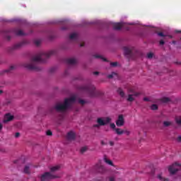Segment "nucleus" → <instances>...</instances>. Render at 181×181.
<instances>
[{
	"label": "nucleus",
	"mask_w": 181,
	"mask_h": 181,
	"mask_svg": "<svg viewBox=\"0 0 181 181\" xmlns=\"http://www.w3.org/2000/svg\"><path fill=\"white\" fill-rule=\"evenodd\" d=\"M113 26H114V29L115 30H119L120 29L122 28V26H124V23H114Z\"/></svg>",
	"instance_id": "ddd939ff"
},
{
	"label": "nucleus",
	"mask_w": 181,
	"mask_h": 181,
	"mask_svg": "<svg viewBox=\"0 0 181 181\" xmlns=\"http://www.w3.org/2000/svg\"><path fill=\"white\" fill-rule=\"evenodd\" d=\"M102 145H104V142L103 141H102Z\"/></svg>",
	"instance_id": "09e8293b"
},
{
	"label": "nucleus",
	"mask_w": 181,
	"mask_h": 181,
	"mask_svg": "<svg viewBox=\"0 0 181 181\" xmlns=\"http://www.w3.org/2000/svg\"><path fill=\"white\" fill-rule=\"evenodd\" d=\"M124 134H126V135H131V132L128 131V130H124Z\"/></svg>",
	"instance_id": "f704fd0d"
},
{
	"label": "nucleus",
	"mask_w": 181,
	"mask_h": 181,
	"mask_svg": "<svg viewBox=\"0 0 181 181\" xmlns=\"http://www.w3.org/2000/svg\"><path fill=\"white\" fill-rule=\"evenodd\" d=\"M95 57H96V59H102L104 62H107V59L101 55H95Z\"/></svg>",
	"instance_id": "bb28decb"
},
{
	"label": "nucleus",
	"mask_w": 181,
	"mask_h": 181,
	"mask_svg": "<svg viewBox=\"0 0 181 181\" xmlns=\"http://www.w3.org/2000/svg\"><path fill=\"white\" fill-rule=\"evenodd\" d=\"M35 44L36 45V46H39V45H40V40H35Z\"/></svg>",
	"instance_id": "c9c22d12"
},
{
	"label": "nucleus",
	"mask_w": 181,
	"mask_h": 181,
	"mask_svg": "<svg viewBox=\"0 0 181 181\" xmlns=\"http://www.w3.org/2000/svg\"><path fill=\"white\" fill-rule=\"evenodd\" d=\"M140 93H134L133 94H129L127 98V101L129 103H132V101H134L135 97H138V95H140Z\"/></svg>",
	"instance_id": "1a4fd4ad"
},
{
	"label": "nucleus",
	"mask_w": 181,
	"mask_h": 181,
	"mask_svg": "<svg viewBox=\"0 0 181 181\" xmlns=\"http://www.w3.org/2000/svg\"><path fill=\"white\" fill-rule=\"evenodd\" d=\"M124 116L122 115H119L117 120L116 121L117 127H122L124 124Z\"/></svg>",
	"instance_id": "6e6552de"
},
{
	"label": "nucleus",
	"mask_w": 181,
	"mask_h": 181,
	"mask_svg": "<svg viewBox=\"0 0 181 181\" xmlns=\"http://www.w3.org/2000/svg\"><path fill=\"white\" fill-rule=\"evenodd\" d=\"M93 74H95V75L97 76V75L98 74V71H95V72L93 73Z\"/></svg>",
	"instance_id": "49530a36"
},
{
	"label": "nucleus",
	"mask_w": 181,
	"mask_h": 181,
	"mask_svg": "<svg viewBox=\"0 0 181 181\" xmlns=\"http://www.w3.org/2000/svg\"><path fill=\"white\" fill-rule=\"evenodd\" d=\"M177 142H181V136H179L177 138Z\"/></svg>",
	"instance_id": "a19ab883"
},
{
	"label": "nucleus",
	"mask_w": 181,
	"mask_h": 181,
	"mask_svg": "<svg viewBox=\"0 0 181 181\" xmlns=\"http://www.w3.org/2000/svg\"><path fill=\"white\" fill-rule=\"evenodd\" d=\"M78 103H79V104H81V105H84V104H86V101H84L83 100H79Z\"/></svg>",
	"instance_id": "473e14b6"
},
{
	"label": "nucleus",
	"mask_w": 181,
	"mask_h": 181,
	"mask_svg": "<svg viewBox=\"0 0 181 181\" xmlns=\"http://www.w3.org/2000/svg\"><path fill=\"white\" fill-rule=\"evenodd\" d=\"M158 35L159 36H160L161 37H163L166 36V35H165L163 34V33H158Z\"/></svg>",
	"instance_id": "4c0bfd02"
},
{
	"label": "nucleus",
	"mask_w": 181,
	"mask_h": 181,
	"mask_svg": "<svg viewBox=\"0 0 181 181\" xmlns=\"http://www.w3.org/2000/svg\"><path fill=\"white\" fill-rule=\"evenodd\" d=\"M147 57L148 59H152V57H153V54H152V52L147 54Z\"/></svg>",
	"instance_id": "c756f323"
},
{
	"label": "nucleus",
	"mask_w": 181,
	"mask_h": 181,
	"mask_svg": "<svg viewBox=\"0 0 181 181\" xmlns=\"http://www.w3.org/2000/svg\"><path fill=\"white\" fill-rule=\"evenodd\" d=\"M95 169L99 173H105L107 172V168H105V166H104L101 163H98L95 165Z\"/></svg>",
	"instance_id": "423d86ee"
},
{
	"label": "nucleus",
	"mask_w": 181,
	"mask_h": 181,
	"mask_svg": "<svg viewBox=\"0 0 181 181\" xmlns=\"http://www.w3.org/2000/svg\"><path fill=\"white\" fill-rule=\"evenodd\" d=\"M163 125H164V127H169V126L172 125V122H168V121H165V122H163Z\"/></svg>",
	"instance_id": "a878e982"
},
{
	"label": "nucleus",
	"mask_w": 181,
	"mask_h": 181,
	"mask_svg": "<svg viewBox=\"0 0 181 181\" xmlns=\"http://www.w3.org/2000/svg\"><path fill=\"white\" fill-rule=\"evenodd\" d=\"M110 66H112V67H117V66H118V62H112L110 63Z\"/></svg>",
	"instance_id": "c85d7f7f"
},
{
	"label": "nucleus",
	"mask_w": 181,
	"mask_h": 181,
	"mask_svg": "<svg viewBox=\"0 0 181 181\" xmlns=\"http://www.w3.org/2000/svg\"><path fill=\"white\" fill-rule=\"evenodd\" d=\"M52 54H54V52L51 51L48 52H41L31 59V63L25 65V67L28 69V70H37V66L35 63H39L40 62H44L45 59H47L52 56Z\"/></svg>",
	"instance_id": "f257e3e1"
},
{
	"label": "nucleus",
	"mask_w": 181,
	"mask_h": 181,
	"mask_svg": "<svg viewBox=\"0 0 181 181\" xmlns=\"http://www.w3.org/2000/svg\"><path fill=\"white\" fill-rule=\"evenodd\" d=\"M1 93H2V90H0V94H1Z\"/></svg>",
	"instance_id": "8fccbe9b"
},
{
	"label": "nucleus",
	"mask_w": 181,
	"mask_h": 181,
	"mask_svg": "<svg viewBox=\"0 0 181 181\" xmlns=\"http://www.w3.org/2000/svg\"><path fill=\"white\" fill-rule=\"evenodd\" d=\"M110 127L112 129H115V124H114V123H112V124H110Z\"/></svg>",
	"instance_id": "72a5a7b5"
},
{
	"label": "nucleus",
	"mask_w": 181,
	"mask_h": 181,
	"mask_svg": "<svg viewBox=\"0 0 181 181\" xmlns=\"http://www.w3.org/2000/svg\"><path fill=\"white\" fill-rule=\"evenodd\" d=\"M86 151H87V147L86 146L82 147L81 149V152L82 153H84V152H86Z\"/></svg>",
	"instance_id": "2f4dec72"
},
{
	"label": "nucleus",
	"mask_w": 181,
	"mask_h": 181,
	"mask_svg": "<svg viewBox=\"0 0 181 181\" xmlns=\"http://www.w3.org/2000/svg\"><path fill=\"white\" fill-rule=\"evenodd\" d=\"M30 167L29 165H25L24 168V173H30Z\"/></svg>",
	"instance_id": "393cba45"
},
{
	"label": "nucleus",
	"mask_w": 181,
	"mask_h": 181,
	"mask_svg": "<svg viewBox=\"0 0 181 181\" xmlns=\"http://www.w3.org/2000/svg\"><path fill=\"white\" fill-rule=\"evenodd\" d=\"M115 76H117V74L112 72L111 74L107 76V78H114V77H115Z\"/></svg>",
	"instance_id": "cd10ccee"
},
{
	"label": "nucleus",
	"mask_w": 181,
	"mask_h": 181,
	"mask_svg": "<svg viewBox=\"0 0 181 181\" xmlns=\"http://www.w3.org/2000/svg\"><path fill=\"white\" fill-rule=\"evenodd\" d=\"M162 103H169L170 101V98H163L161 99Z\"/></svg>",
	"instance_id": "b1692460"
},
{
	"label": "nucleus",
	"mask_w": 181,
	"mask_h": 181,
	"mask_svg": "<svg viewBox=\"0 0 181 181\" xmlns=\"http://www.w3.org/2000/svg\"><path fill=\"white\" fill-rule=\"evenodd\" d=\"M76 103V96H72L70 98L65 99L64 103H59L55 105V110L59 112H64L66 110L70 108V105Z\"/></svg>",
	"instance_id": "f03ea898"
},
{
	"label": "nucleus",
	"mask_w": 181,
	"mask_h": 181,
	"mask_svg": "<svg viewBox=\"0 0 181 181\" xmlns=\"http://www.w3.org/2000/svg\"><path fill=\"white\" fill-rule=\"evenodd\" d=\"M76 138V133L74 132H69L67 134V139L69 141H74Z\"/></svg>",
	"instance_id": "f8f14e48"
},
{
	"label": "nucleus",
	"mask_w": 181,
	"mask_h": 181,
	"mask_svg": "<svg viewBox=\"0 0 181 181\" xmlns=\"http://www.w3.org/2000/svg\"><path fill=\"white\" fill-rule=\"evenodd\" d=\"M19 136H21V133L17 132L15 134V138H19Z\"/></svg>",
	"instance_id": "e433bc0d"
},
{
	"label": "nucleus",
	"mask_w": 181,
	"mask_h": 181,
	"mask_svg": "<svg viewBox=\"0 0 181 181\" xmlns=\"http://www.w3.org/2000/svg\"><path fill=\"white\" fill-rule=\"evenodd\" d=\"M16 35L18 36H23V35H25V33H23V31L22 30H19L16 32Z\"/></svg>",
	"instance_id": "5701e85b"
},
{
	"label": "nucleus",
	"mask_w": 181,
	"mask_h": 181,
	"mask_svg": "<svg viewBox=\"0 0 181 181\" xmlns=\"http://www.w3.org/2000/svg\"><path fill=\"white\" fill-rule=\"evenodd\" d=\"M97 122L98 124H95V127H98L99 126L103 127L104 125H107V124H110L111 122V118L107 117H99L97 119Z\"/></svg>",
	"instance_id": "20e7f679"
},
{
	"label": "nucleus",
	"mask_w": 181,
	"mask_h": 181,
	"mask_svg": "<svg viewBox=\"0 0 181 181\" xmlns=\"http://www.w3.org/2000/svg\"><path fill=\"white\" fill-rule=\"evenodd\" d=\"M60 169V166L56 165L52 168H51V172H56V170H59Z\"/></svg>",
	"instance_id": "412c9836"
},
{
	"label": "nucleus",
	"mask_w": 181,
	"mask_h": 181,
	"mask_svg": "<svg viewBox=\"0 0 181 181\" xmlns=\"http://www.w3.org/2000/svg\"><path fill=\"white\" fill-rule=\"evenodd\" d=\"M103 160L105 163H107V165H110V166H114V163L112 161L107 158V156H105L103 158Z\"/></svg>",
	"instance_id": "4468645a"
},
{
	"label": "nucleus",
	"mask_w": 181,
	"mask_h": 181,
	"mask_svg": "<svg viewBox=\"0 0 181 181\" xmlns=\"http://www.w3.org/2000/svg\"><path fill=\"white\" fill-rule=\"evenodd\" d=\"M158 179L161 181H168V180L167 178H165L162 176V174H158L157 176Z\"/></svg>",
	"instance_id": "a211bd4d"
},
{
	"label": "nucleus",
	"mask_w": 181,
	"mask_h": 181,
	"mask_svg": "<svg viewBox=\"0 0 181 181\" xmlns=\"http://www.w3.org/2000/svg\"><path fill=\"white\" fill-rule=\"evenodd\" d=\"M181 165L178 162L174 163L168 167V172L170 175H175L178 170H180Z\"/></svg>",
	"instance_id": "7ed1b4c3"
},
{
	"label": "nucleus",
	"mask_w": 181,
	"mask_h": 181,
	"mask_svg": "<svg viewBox=\"0 0 181 181\" xmlns=\"http://www.w3.org/2000/svg\"><path fill=\"white\" fill-rule=\"evenodd\" d=\"M160 45H165V41L164 40H160Z\"/></svg>",
	"instance_id": "79ce46f5"
},
{
	"label": "nucleus",
	"mask_w": 181,
	"mask_h": 181,
	"mask_svg": "<svg viewBox=\"0 0 181 181\" xmlns=\"http://www.w3.org/2000/svg\"><path fill=\"white\" fill-rule=\"evenodd\" d=\"M144 101H149V98H144Z\"/></svg>",
	"instance_id": "37998d69"
},
{
	"label": "nucleus",
	"mask_w": 181,
	"mask_h": 181,
	"mask_svg": "<svg viewBox=\"0 0 181 181\" xmlns=\"http://www.w3.org/2000/svg\"><path fill=\"white\" fill-rule=\"evenodd\" d=\"M175 122L178 124V125H181V116H177L175 117Z\"/></svg>",
	"instance_id": "f3484780"
},
{
	"label": "nucleus",
	"mask_w": 181,
	"mask_h": 181,
	"mask_svg": "<svg viewBox=\"0 0 181 181\" xmlns=\"http://www.w3.org/2000/svg\"><path fill=\"white\" fill-rule=\"evenodd\" d=\"M68 64H76L77 63V60L74 58H69L66 60Z\"/></svg>",
	"instance_id": "2eb2a0df"
},
{
	"label": "nucleus",
	"mask_w": 181,
	"mask_h": 181,
	"mask_svg": "<svg viewBox=\"0 0 181 181\" xmlns=\"http://www.w3.org/2000/svg\"><path fill=\"white\" fill-rule=\"evenodd\" d=\"M2 130V124L0 123V132Z\"/></svg>",
	"instance_id": "c03bdc74"
},
{
	"label": "nucleus",
	"mask_w": 181,
	"mask_h": 181,
	"mask_svg": "<svg viewBox=\"0 0 181 181\" xmlns=\"http://www.w3.org/2000/svg\"><path fill=\"white\" fill-rule=\"evenodd\" d=\"M117 93H118V94H119L120 96L125 97V93H124V90H122V89L119 88L117 90Z\"/></svg>",
	"instance_id": "6ab92c4d"
},
{
	"label": "nucleus",
	"mask_w": 181,
	"mask_h": 181,
	"mask_svg": "<svg viewBox=\"0 0 181 181\" xmlns=\"http://www.w3.org/2000/svg\"><path fill=\"white\" fill-rule=\"evenodd\" d=\"M12 69H13V66H11V70H12Z\"/></svg>",
	"instance_id": "de8ad7c7"
},
{
	"label": "nucleus",
	"mask_w": 181,
	"mask_h": 181,
	"mask_svg": "<svg viewBox=\"0 0 181 181\" xmlns=\"http://www.w3.org/2000/svg\"><path fill=\"white\" fill-rule=\"evenodd\" d=\"M115 132L117 135H122L124 134V130H122V129L117 128L115 129Z\"/></svg>",
	"instance_id": "dca6fc26"
},
{
	"label": "nucleus",
	"mask_w": 181,
	"mask_h": 181,
	"mask_svg": "<svg viewBox=\"0 0 181 181\" xmlns=\"http://www.w3.org/2000/svg\"><path fill=\"white\" fill-rule=\"evenodd\" d=\"M128 93H132L133 94H135V93L138 92H135V88L134 87H130L128 89Z\"/></svg>",
	"instance_id": "4be33fe9"
},
{
	"label": "nucleus",
	"mask_w": 181,
	"mask_h": 181,
	"mask_svg": "<svg viewBox=\"0 0 181 181\" xmlns=\"http://www.w3.org/2000/svg\"><path fill=\"white\" fill-rule=\"evenodd\" d=\"M12 119H13V115L8 113L4 116V119L3 122H4V124H6V122H9L10 121H12Z\"/></svg>",
	"instance_id": "9b49d317"
},
{
	"label": "nucleus",
	"mask_w": 181,
	"mask_h": 181,
	"mask_svg": "<svg viewBox=\"0 0 181 181\" xmlns=\"http://www.w3.org/2000/svg\"><path fill=\"white\" fill-rule=\"evenodd\" d=\"M47 135L50 136L52 135V131H50V130L47 131Z\"/></svg>",
	"instance_id": "58836bf2"
},
{
	"label": "nucleus",
	"mask_w": 181,
	"mask_h": 181,
	"mask_svg": "<svg viewBox=\"0 0 181 181\" xmlns=\"http://www.w3.org/2000/svg\"><path fill=\"white\" fill-rule=\"evenodd\" d=\"M109 180H110V181H115V177H110Z\"/></svg>",
	"instance_id": "ea45409f"
},
{
	"label": "nucleus",
	"mask_w": 181,
	"mask_h": 181,
	"mask_svg": "<svg viewBox=\"0 0 181 181\" xmlns=\"http://www.w3.org/2000/svg\"><path fill=\"white\" fill-rule=\"evenodd\" d=\"M151 110H158V105H152L151 107Z\"/></svg>",
	"instance_id": "7c9ffc66"
},
{
	"label": "nucleus",
	"mask_w": 181,
	"mask_h": 181,
	"mask_svg": "<svg viewBox=\"0 0 181 181\" xmlns=\"http://www.w3.org/2000/svg\"><path fill=\"white\" fill-rule=\"evenodd\" d=\"M70 39H71L72 40H74L75 39H77V33H74L70 35L69 36Z\"/></svg>",
	"instance_id": "aec40b11"
},
{
	"label": "nucleus",
	"mask_w": 181,
	"mask_h": 181,
	"mask_svg": "<svg viewBox=\"0 0 181 181\" xmlns=\"http://www.w3.org/2000/svg\"><path fill=\"white\" fill-rule=\"evenodd\" d=\"M82 90H85L86 91H88L90 94H93V93H95V87L93 85H89L87 86H83Z\"/></svg>",
	"instance_id": "0eeeda50"
},
{
	"label": "nucleus",
	"mask_w": 181,
	"mask_h": 181,
	"mask_svg": "<svg viewBox=\"0 0 181 181\" xmlns=\"http://www.w3.org/2000/svg\"><path fill=\"white\" fill-rule=\"evenodd\" d=\"M110 146H114V142L110 141Z\"/></svg>",
	"instance_id": "a18cd8bd"
},
{
	"label": "nucleus",
	"mask_w": 181,
	"mask_h": 181,
	"mask_svg": "<svg viewBox=\"0 0 181 181\" xmlns=\"http://www.w3.org/2000/svg\"><path fill=\"white\" fill-rule=\"evenodd\" d=\"M132 50H134V47H124V52L125 56H131V54L132 53Z\"/></svg>",
	"instance_id": "9d476101"
},
{
	"label": "nucleus",
	"mask_w": 181,
	"mask_h": 181,
	"mask_svg": "<svg viewBox=\"0 0 181 181\" xmlns=\"http://www.w3.org/2000/svg\"><path fill=\"white\" fill-rule=\"evenodd\" d=\"M57 177H60V176L54 175L52 174V173H45L41 176V181H48L51 180V179H56Z\"/></svg>",
	"instance_id": "39448f33"
}]
</instances>
